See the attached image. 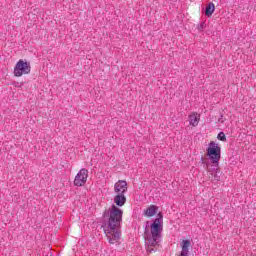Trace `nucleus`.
<instances>
[{"mask_svg": "<svg viewBox=\"0 0 256 256\" xmlns=\"http://www.w3.org/2000/svg\"><path fill=\"white\" fill-rule=\"evenodd\" d=\"M114 203L115 204H112L110 209L104 210L101 218L102 228L110 245H115V243H118L119 239H121L123 210L119 207H123V205L127 203V197H125L123 193H118L114 197Z\"/></svg>", "mask_w": 256, "mask_h": 256, "instance_id": "1", "label": "nucleus"}, {"mask_svg": "<svg viewBox=\"0 0 256 256\" xmlns=\"http://www.w3.org/2000/svg\"><path fill=\"white\" fill-rule=\"evenodd\" d=\"M163 233V212H158L157 217L150 223V232L146 241L151 247H157L161 243Z\"/></svg>", "mask_w": 256, "mask_h": 256, "instance_id": "2", "label": "nucleus"}, {"mask_svg": "<svg viewBox=\"0 0 256 256\" xmlns=\"http://www.w3.org/2000/svg\"><path fill=\"white\" fill-rule=\"evenodd\" d=\"M206 156L212 163V170L219 173V161H221V146L215 141H211L206 149Z\"/></svg>", "mask_w": 256, "mask_h": 256, "instance_id": "3", "label": "nucleus"}, {"mask_svg": "<svg viewBox=\"0 0 256 256\" xmlns=\"http://www.w3.org/2000/svg\"><path fill=\"white\" fill-rule=\"evenodd\" d=\"M31 73V62L20 59L14 67V77H22Z\"/></svg>", "mask_w": 256, "mask_h": 256, "instance_id": "4", "label": "nucleus"}, {"mask_svg": "<svg viewBox=\"0 0 256 256\" xmlns=\"http://www.w3.org/2000/svg\"><path fill=\"white\" fill-rule=\"evenodd\" d=\"M87 177H89V170L82 168L74 179L75 187H83L87 183Z\"/></svg>", "mask_w": 256, "mask_h": 256, "instance_id": "5", "label": "nucleus"}, {"mask_svg": "<svg viewBox=\"0 0 256 256\" xmlns=\"http://www.w3.org/2000/svg\"><path fill=\"white\" fill-rule=\"evenodd\" d=\"M114 191L115 193H127V181L125 180H119L114 184Z\"/></svg>", "mask_w": 256, "mask_h": 256, "instance_id": "6", "label": "nucleus"}, {"mask_svg": "<svg viewBox=\"0 0 256 256\" xmlns=\"http://www.w3.org/2000/svg\"><path fill=\"white\" fill-rule=\"evenodd\" d=\"M159 206L157 205H150L147 209L143 211V215L145 217H155V215H158Z\"/></svg>", "mask_w": 256, "mask_h": 256, "instance_id": "7", "label": "nucleus"}, {"mask_svg": "<svg viewBox=\"0 0 256 256\" xmlns=\"http://www.w3.org/2000/svg\"><path fill=\"white\" fill-rule=\"evenodd\" d=\"M213 13H215V4L209 2L205 7L204 15H206V17H213Z\"/></svg>", "mask_w": 256, "mask_h": 256, "instance_id": "8", "label": "nucleus"}, {"mask_svg": "<svg viewBox=\"0 0 256 256\" xmlns=\"http://www.w3.org/2000/svg\"><path fill=\"white\" fill-rule=\"evenodd\" d=\"M189 247H191V240L186 239L181 242V253H187L189 254Z\"/></svg>", "mask_w": 256, "mask_h": 256, "instance_id": "9", "label": "nucleus"}, {"mask_svg": "<svg viewBox=\"0 0 256 256\" xmlns=\"http://www.w3.org/2000/svg\"><path fill=\"white\" fill-rule=\"evenodd\" d=\"M190 125H192V127L199 125V118L196 115H190Z\"/></svg>", "mask_w": 256, "mask_h": 256, "instance_id": "10", "label": "nucleus"}, {"mask_svg": "<svg viewBox=\"0 0 256 256\" xmlns=\"http://www.w3.org/2000/svg\"><path fill=\"white\" fill-rule=\"evenodd\" d=\"M149 227H151V223L149 221H146L144 228L145 241H147V238L149 237Z\"/></svg>", "mask_w": 256, "mask_h": 256, "instance_id": "11", "label": "nucleus"}, {"mask_svg": "<svg viewBox=\"0 0 256 256\" xmlns=\"http://www.w3.org/2000/svg\"><path fill=\"white\" fill-rule=\"evenodd\" d=\"M217 139L219 141H227V136L225 135V132L218 133Z\"/></svg>", "mask_w": 256, "mask_h": 256, "instance_id": "12", "label": "nucleus"}, {"mask_svg": "<svg viewBox=\"0 0 256 256\" xmlns=\"http://www.w3.org/2000/svg\"><path fill=\"white\" fill-rule=\"evenodd\" d=\"M205 27H207V24H205V22H202L198 25V30L203 31V29H205Z\"/></svg>", "mask_w": 256, "mask_h": 256, "instance_id": "13", "label": "nucleus"}, {"mask_svg": "<svg viewBox=\"0 0 256 256\" xmlns=\"http://www.w3.org/2000/svg\"><path fill=\"white\" fill-rule=\"evenodd\" d=\"M153 247H155V246H151V244L148 243L147 253H153V251H155V249Z\"/></svg>", "mask_w": 256, "mask_h": 256, "instance_id": "14", "label": "nucleus"}, {"mask_svg": "<svg viewBox=\"0 0 256 256\" xmlns=\"http://www.w3.org/2000/svg\"><path fill=\"white\" fill-rule=\"evenodd\" d=\"M214 172H215V174H214V181H221V176H218V174H217L219 172H216V171H214Z\"/></svg>", "mask_w": 256, "mask_h": 256, "instance_id": "15", "label": "nucleus"}, {"mask_svg": "<svg viewBox=\"0 0 256 256\" xmlns=\"http://www.w3.org/2000/svg\"><path fill=\"white\" fill-rule=\"evenodd\" d=\"M200 163H201L202 165H205V158H204V157H201Z\"/></svg>", "mask_w": 256, "mask_h": 256, "instance_id": "16", "label": "nucleus"}, {"mask_svg": "<svg viewBox=\"0 0 256 256\" xmlns=\"http://www.w3.org/2000/svg\"><path fill=\"white\" fill-rule=\"evenodd\" d=\"M180 256H189V254L185 253V252H181Z\"/></svg>", "mask_w": 256, "mask_h": 256, "instance_id": "17", "label": "nucleus"}, {"mask_svg": "<svg viewBox=\"0 0 256 256\" xmlns=\"http://www.w3.org/2000/svg\"><path fill=\"white\" fill-rule=\"evenodd\" d=\"M221 119H223V114H220V118L218 119V121H221Z\"/></svg>", "mask_w": 256, "mask_h": 256, "instance_id": "18", "label": "nucleus"}]
</instances>
